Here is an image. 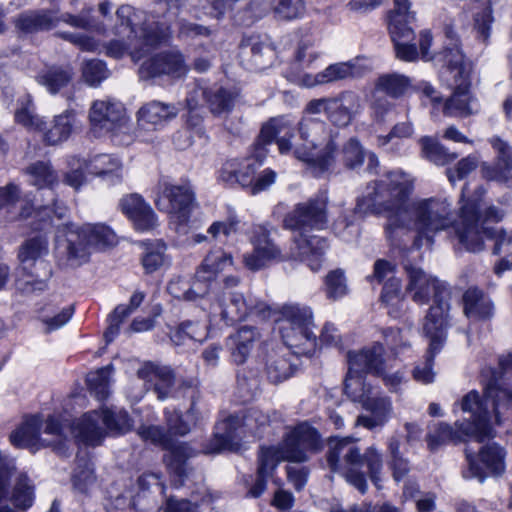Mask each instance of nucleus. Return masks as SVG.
Segmentation results:
<instances>
[{
	"label": "nucleus",
	"mask_w": 512,
	"mask_h": 512,
	"mask_svg": "<svg viewBox=\"0 0 512 512\" xmlns=\"http://www.w3.org/2000/svg\"><path fill=\"white\" fill-rule=\"evenodd\" d=\"M489 143L496 152V158L493 165L489 163L481 165L483 178L488 181L512 184V147L498 136L490 138Z\"/></svg>",
	"instance_id": "obj_27"
},
{
	"label": "nucleus",
	"mask_w": 512,
	"mask_h": 512,
	"mask_svg": "<svg viewBox=\"0 0 512 512\" xmlns=\"http://www.w3.org/2000/svg\"><path fill=\"white\" fill-rule=\"evenodd\" d=\"M415 12L411 10L409 0H396V10L388 15V30L394 43L396 57L402 61L412 62L418 59L414 40V31L410 24L415 22Z\"/></svg>",
	"instance_id": "obj_16"
},
{
	"label": "nucleus",
	"mask_w": 512,
	"mask_h": 512,
	"mask_svg": "<svg viewBox=\"0 0 512 512\" xmlns=\"http://www.w3.org/2000/svg\"><path fill=\"white\" fill-rule=\"evenodd\" d=\"M293 125L286 117L271 119L263 125L259 139L270 144L276 139L280 153L293 150L295 157L307 163L314 176L329 171L336 159L337 145L332 130L323 120L304 116L298 124L299 141L292 143Z\"/></svg>",
	"instance_id": "obj_3"
},
{
	"label": "nucleus",
	"mask_w": 512,
	"mask_h": 512,
	"mask_svg": "<svg viewBox=\"0 0 512 512\" xmlns=\"http://www.w3.org/2000/svg\"><path fill=\"white\" fill-rule=\"evenodd\" d=\"M194 193L188 184L173 185L163 183L161 191L155 200L157 208L170 215L177 229L185 226L190 218Z\"/></svg>",
	"instance_id": "obj_18"
},
{
	"label": "nucleus",
	"mask_w": 512,
	"mask_h": 512,
	"mask_svg": "<svg viewBox=\"0 0 512 512\" xmlns=\"http://www.w3.org/2000/svg\"><path fill=\"white\" fill-rule=\"evenodd\" d=\"M271 229L263 224L253 225L250 234L251 252L243 255V263L251 271L264 268L272 260H284L280 248L270 238Z\"/></svg>",
	"instance_id": "obj_20"
},
{
	"label": "nucleus",
	"mask_w": 512,
	"mask_h": 512,
	"mask_svg": "<svg viewBox=\"0 0 512 512\" xmlns=\"http://www.w3.org/2000/svg\"><path fill=\"white\" fill-rule=\"evenodd\" d=\"M327 464L333 472L342 474L346 481L361 493L367 490V481L361 468L366 465L371 481L378 485L383 468L382 454L373 446L361 454L353 437H330Z\"/></svg>",
	"instance_id": "obj_8"
},
{
	"label": "nucleus",
	"mask_w": 512,
	"mask_h": 512,
	"mask_svg": "<svg viewBox=\"0 0 512 512\" xmlns=\"http://www.w3.org/2000/svg\"><path fill=\"white\" fill-rule=\"evenodd\" d=\"M364 69L359 65V60L337 62L330 64L323 71L316 74L296 72L288 76L291 83L303 88H313L320 85L330 84L349 78L359 77Z\"/></svg>",
	"instance_id": "obj_19"
},
{
	"label": "nucleus",
	"mask_w": 512,
	"mask_h": 512,
	"mask_svg": "<svg viewBox=\"0 0 512 512\" xmlns=\"http://www.w3.org/2000/svg\"><path fill=\"white\" fill-rule=\"evenodd\" d=\"M167 291L174 298L186 301H196L207 293L208 286L206 284L202 286L197 280L193 285H190L187 280L177 277L168 283Z\"/></svg>",
	"instance_id": "obj_45"
},
{
	"label": "nucleus",
	"mask_w": 512,
	"mask_h": 512,
	"mask_svg": "<svg viewBox=\"0 0 512 512\" xmlns=\"http://www.w3.org/2000/svg\"><path fill=\"white\" fill-rule=\"evenodd\" d=\"M234 264L230 253L218 248L210 251L203 259L195 273V278L200 283H208L215 280L218 275Z\"/></svg>",
	"instance_id": "obj_39"
},
{
	"label": "nucleus",
	"mask_w": 512,
	"mask_h": 512,
	"mask_svg": "<svg viewBox=\"0 0 512 512\" xmlns=\"http://www.w3.org/2000/svg\"><path fill=\"white\" fill-rule=\"evenodd\" d=\"M137 376L154 386L158 399L165 400L171 395L175 376L170 367L145 362L138 369Z\"/></svg>",
	"instance_id": "obj_34"
},
{
	"label": "nucleus",
	"mask_w": 512,
	"mask_h": 512,
	"mask_svg": "<svg viewBox=\"0 0 512 512\" xmlns=\"http://www.w3.org/2000/svg\"><path fill=\"white\" fill-rule=\"evenodd\" d=\"M165 418L169 431L175 435H185L190 429L191 425L197 421L195 404L192 403L190 409L183 419L182 415L177 410L165 409Z\"/></svg>",
	"instance_id": "obj_51"
},
{
	"label": "nucleus",
	"mask_w": 512,
	"mask_h": 512,
	"mask_svg": "<svg viewBox=\"0 0 512 512\" xmlns=\"http://www.w3.org/2000/svg\"><path fill=\"white\" fill-rule=\"evenodd\" d=\"M15 121L33 131H43L46 126L43 117L35 113L34 104L30 96H27L16 110Z\"/></svg>",
	"instance_id": "obj_55"
},
{
	"label": "nucleus",
	"mask_w": 512,
	"mask_h": 512,
	"mask_svg": "<svg viewBox=\"0 0 512 512\" xmlns=\"http://www.w3.org/2000/svg\"><path fill=\"white\" fill-rule=\"evenodd\" d=\"M454 26L453 22L445 24L444 34L449 43L433 59L439 67L441 82L453 90L451 97L444 103V114L451 117H468L480 111V104L469 93L471 63L458 45Z\"/></svg>",
	"instance_id": "obj_6"
},
{
	"label": "nucleus",
	"mask_w": 512,
	"mask_h": 512,
	"mask_svg": "<svg viewBox=\"0 0 512 512\" xmlns=\"http://www.w3.org/2000/svg\"><path fill=\"white\" fill-rule=\"evenodd\" d=\"M461 410L469 418L455 423L456 430L449 424L439 422L429 427L426 436L430 451H435L450 442L474 439L482 442L493 438L494 424L500 425L512 418V390L489 384L481 397L476 390L467 393L460 402Z\"/></svg>",
	"instance_id": "obj_2"
},
{
	"label": "nucleus",
	"mask_w": 512,
	"mask_h": 512,
	"mask_svg": "<svg viewBox=\"0 0 512 512\" xmlns=\"http://www.w3.org/2000/svg\"><path fill=\"white\" fill-rule=\"evenodd\" d=\"M63 239H58V247L63 248L67 258L76 264L88 261L92 250H102L117 244L114 231L105 224H84L81 227H66Z\"/></svg>",
	"instance_id": "obj_10"
},
{
	"label": "nucleus",
	"mask_w": 512,
	"mask_h": 512,
	"mask_svg": "<svg viewBox=\"0 0 512 512\" xmlns=\"http://www.w3.org/2000/svg\"><path fill=\"white\" fill-rule=\"evenodd\" d=\"M43 418L40 414L26 416L21 424L10 434L11 443L18 448L37 451L44 447L53 446L61 449L64 444L63 420L60 414H51L45 420L42 436Z\"/></svg>",
	"instance_id": "obj_13"
},
{
	"label": "nucleus",
	"mask_w": 512,
	"mask_h": 512,
	"mask_svg": "<svg viewBox=\"0 0 512 512\" xmlns=\"http://www.w3.org/2000/svg\"><path fill=\"white\" fill-rule=\"evenodd\" d=\"M137 433L143 441L167 450L164 461L170 471L182 480L186 475V461L195 455V451L186 443H173L172 439L159 426L142 425L138 428Z\"/></svg>",
	"instance_id": "obj_17"
},
{
	"label": "nucleus",
	"mask_w": 512,
	"mask_h": 512,
	"mask_svg": "<svg viewBox=\"0 0 512 512\" xmlns=\"http://www.w3.org/2000/svg\"><path fill=\"white\" fill-rule=\"evenodd\" d=\"M328 203L327 190H320L306 201L296 204L283 219L285 229L299 232L294 236L296 251L292 256L307 263L314 272L319 271L322 267L328 244L325 238L307 233L327 227Z\"/></svg>",
	"instance_id": "obj_5"
},
{
	"label": "nucleus",
	"mask_w": 512,
	"mask_h": 512,
	"mask_svg": "<svg viewBox=\"0 0 512 512\" xmlns=\"http://www.w3.org/2000/svg\"><path fill=\"white\" fill-rule=\"evenodd\" d=\"M131 427V419L126 411L101 408L85 413L77 420L73 426V433L79 442L97 446L107 434H125Z\"/></svg>",
	"instance_id": "obj_12"
},
{
	"label": "nucleus",
	"mask_w": 512,
	"mask_h": 512,
	"mask_svg": "<svg viewBox=\"0 0 512 512\" xmlns=\"http://www.w3.org/2000/svg\"><path fill=\"white\" fill-rule=\"evenodd\" d=\"M280 334L289 348L298 349L296 353L309 354L314 351L317 338L312 331L313 315L308 306L287 304L281 309Z\"/></svg>",
	"instance_id": "obj_14"
},
{
	"label": "nucleus",
	"mask_w": 512,
	"mask_h": 512,
	"mask_svg": "<svg viewBox=\"0 0 512 512\" xmlns=\"http://www.w3.org/2000/svg\"><path fill=\"white\" fill-rule=\"evenodd\" d=\"M464 313L472 320H486L493 316V303L478 288H469L463 295Z\"/></svg>",
	"instance_id": "obj_41"
},
{
	"label": "nucleus",
	"mask_w": 512,
	"mask_h": 512,
	"mask_svg": "<svg viewBox=\"0 0 512 512\" xmlns=\"http://www.w3.org/2000/svg\"><path fill=\"white\" fill-rule=\"evenodd\" d=\"M382 302L388 307V314L394 318L400 316L404 305L401 295V282L397 278H390L384 285L381 294Z\"/></svg>",
	"instance_id": "obj_52"
},
{
	"label": "nucleus",
	"mask_w": 512,
	"mask_h": 512,
	"mask_svg": "<svg viewBox=\"0 0 512 512\" xmlns=\"http://www.w3.org/2000/svg\"><path fill=\"white\" fill-rule=\"evenodd\" d=\"M74 79V70L70 65H52L40 70L35 81L50 95H57L66 89Z\"/></svg>",
	"instance_id": "obj_38"
},
{
	"label": "nucleus",
	"mask_w": 512,
	"mask_h": 512,
	"mask_svg": "<svg viewBox=\"0 0 512 512\" xmlns=\"http://www.w3.org/2000/svg\"><path fill=\"white\" fill-rule=\"evenodd\" d=\"M322 449L318 431L306 422L292 428L278 446L261 447L258 454L257 480L249 495L257 498L266 489L267 479L281 461L302 463Z\"/></svg>",
	"instance_id": "obj_7"
},
{
	"label": "nucleus",
	"mask_w": 512,
	"mask_h": 512,
	"mask_svg": "<svg viewBox=\"0 0 512 512\" xmlns=\"http://www.w3.org/2000/svg\"><path fill=\"white\" fill-rule=\"evenodd\" d=\"M420 143L423 157L436 165H446L458 157L456 153L449 152L447 148L429 137H423Z\"/></svg>",
	"instance_id": "obj_56"
},
{
	"label": "nucleus",
	"mask_w": 512,
	"mask_h": 512,
	"mask_svg": "<svg viewBox=\"0 0 512 512\" xmlns=\"http://www.w3.org/2000/svg\"><path fill=\"white\" fill-rule=\"evenodd\" d=\"M400 439L396 436H392L387 442L388 451V466L392 471V475L395 481L399 482L404 479L410 471V462L403 456L400 451Z\"/></svg>",
	"instance_id": "obj_46"
},
{
	"label": "nucleus",
	"mask_w": 512,
	"mask_h": 512,
	"mask_svg": "<svg viewBox=\"0 0 512 512\" xmlns=\"http://www.w3.org/2000/svg\"><path fill=\"white\" fill-rule=\"evenodd\" d=\"M52 272L48 262L39 263V268L20 265L16 270L15 288L22 294L43 291Z\"/></svg>",
	"instance_id": "obj_33"
},
{
	"label": "nucleus",
	"mask_w": 512,
	"mask_h": 512,
	"mask_svg": "<svg viewBox=\"0 0 512 512\" xmlns=\"http://www.w3.org/2000/svg\"><path fill=\"white\" fill-rule=\"evenodd\" d=\"M409 86V78L397 73L382 75L376 82L377 90L383 91L393 98L402 96Z\"/></svg>",
	"instance_id": "obj_57"
},
{
	"label": "nucleus",
	"mask_w": 512,
	"mask_h": 512,
	"mask_svg": "<svg viewBox=\"0 0 512 512\" xmlns=\"http://www.w3.org/2000/svg\"><path fill=\"white\" fill-rule=\"evenodd\" d=\"M138 72L141 79H150L162 75H167L172 78H181L188 72V66L180 51L169 50L155 54L144 60Z\"/></svg>",
	"instance_id": "obj_25"
},
{
	"label": "nucleus",
	"mask_w": 512,
	"mask_h": 512,
	"mask_svg": "<svg viewBox=\"0 0 512 512\" xmlns=\"http://www.w3.org/2000/svg\"><path fill=\"white\" fill-rule=\"evenodd\" d=\"M269 423V416L258 408L248 409L241 417L229 416L215 426L213 438L204 448V453H220L224 450L237 451L245 433L256 434Z\"/></svg>",
	"instance_id": "obj_11"
},
{
	"label": "nucleus",
	"mask_w": 512,
	"mask_h": 512,
	"mask_svg": "<svg viewBox=\"0 0 512 512\" xmlns=\"http://www.w3.org/2000/svg\"><path fill=\"white\" fill-rule=\"evenodd\" d=\"M237 96L238 92L234 88L214 87L207 90L201 87L194 88L186 98L187 107L190 111L188 124L196 127L201 122L200 118L192 114L198 107L199 97L206 100L210 111L214 115H221L229 113L233 109Z\"/></svg>",
	"instance_id": "obj_21"
},
{
	"label": "nucleus",
	"mask_w": 512,
	"mask_h": 512,
	"mask_svg": "<svg viewBox=\"0 0 512 512\" xmlns=\"http://www.w3.org/2000/svg\"><path fill=\"white\" fill-rule=\"evenodd\" d=\"M213 308L227 325L242 321L253 313L265 317L268 310L266 304L255 302L240 292L220 294Z\"/></svg>",
	"instance_id": "obj_22"
},
{
	"label": "nucleus",
	"mask_w": 512,
	"mask_h": 512,
	"mask_svg": "<svg viewBox=\"0 0 512 512\" xmlns=\"http://www.w3.org/2000/svg\"><path fill=\"white\" fill-rule=\"evenodd\" d=\"M413 190L414 178L402 170H393L369 185L366 194L358 200L360 211L386 217L384 232L392 246L405 244L413 230L418 234L415 246L421 245L422 238L431 245L436 233L452 227L465 250L479 252L487 239L483 231L490 228L488 223L499 222L504 217V211L495 206L488 207L482 215L478 199H464V188L459 219L453 222L451 203L446 199L431 198L411 205L409 198Z\"/></svg>",
	"instance_id": "obj_1"
},
{
	"label": "nucleus",
	"mask_w": 512,
	"mask_h": 512,
	"mask_svg": "<svg viewBox=\"0 0 512 512\" xmlns=\"http://www.w3.org/2000/svg\"><path fill=\"white\" fill-rule=\"evenodd\" d=\"M55 25L56 17L50 11L25 13L16 21V26L24 32L50 29Z\"/></svg>",
	"instance_id": "obj_47"
},
{
	"label": "nucleus",
	"mask_w": 512,
	"mask_h": 512,
	"mask_svg": "<svg viewBox=\"0 0 512 512\" xmlns=\"http://www.w3.org/2000/svg\"><path fill=\"white\" fill-rule=\"evenodd\" d=\"M145 299V293L136 291L130 297L128 305H118L109 316V326L104 333L106 341L109 343L118 335L120 325L125 318L132 314Z\"/></svg>",
	"instance_id": "obj_42"
},
{
	"label": "nucleus",
	"mask_w": 512,
	"mask_h": 512,
	"mask_svg": "<svg viewBox=\"0 0 512 512\" xmlns=\"http://www.w3.org/2000/svg\"><path fill=\"white\" fill-rule=\"evenodd\" d=\"M91 10L87 12L82 10L80 14L73 15L70 13H64L60 16V18L56 17V23L58 21H62L74 28L82 29V30H93L99 33L104 32V26L102 24H94L91 17L89 16Z\"/></svg>",
	"instance_id": "obj_63"
},
{
	"label": "nucleus",
	"mask_w": 512,
	"mask_h": 512,
	"mask_svg": "<svg viewBox=\"0 0 512 512\" xmlns=\"http://www.w3.org/2000/svg\"><path fill=\"white\" fill-rule=\"evenodd\" d=\"M178 10L179 0H157L153 12L140 28H136L135 20L140 19V15L129 5L119 7L116 15L121 26H126L134 36L128 45L120 40L110 41L106 46V54L121 58L128 52L134 62L141 60L151 49L169 40L170 26L168 21H162L161 18L170 20L177 15Z\"/></svg>",
	"instance_id": "obj_4"
},
{
	"label": "nucleus",
	"mask_w": 512,
	"mask_h": 512,
	"mask_svg": "<svg viewBox=\"0 0 512 512\" xmlns=\"http://www.w3.org/2000/svg\"><path fill=\"white\" fill-rule=\"evenodd\" d=\"M48 252L47 240L42 236L28 239L19 249L20 265L39 268V263L45 262L42 257Z\"/></svg>",
	"instance_id": "obj_43"
},
{
	"label": "nucleus",
	"mask_w": 512,
	"mask_h": 512,
	"mask_svg": "<svg viewBox=\"0 0 512 512\" xmlns=\"http://www.w3.org/2000/svg\"><path fill=\"white\" fill-rule=\"evenodd\" d=\"M142 249L141 265L146 274L167 270L172 264V259L167 253V245L162 240H144L139 243Z\"/></svg>",
	"instance_id": "obj_36"
},
{
	"label": "nucleus",
	"mask_w": 512,
	"mask_h": 512,
	"mask_svg": "<svg viewBox=\"0 0 512 512\" xmlns=\"http://www.w3.org/2000/svg\"><path fill=\"white\" fill-rule=\"evenodd\" d=\"M266 373L272 383H279L288 379L293 374V365L284 356L278 354L269 355L266 361Z\"/></svg>",
	"instance_id": "obj_58"
},
{
	"label": "nucleus",
	"mask_w": 512,
	"mask_h": 512,
	"mask_svg": "<svg viewBox=\"0 0 512 512\" xmlns=\"http://www.w3.org/2000/svg\"><path fill=\"white\" fill-rule=\"evenodd\" d=\"M345 393L354 402H358L370 413L387 422L392 412L391 400L383 395L379 388L373 387L365 381L350 379L345 384Z\"/></svg>",
	"instance_id": "obj_23"
},
{
	"label": "nucleus",
	"mask_w": 512,
	"mask_h": 512,
	"mask_svg": "<svg viewBox=\"0 0 512 512\" xmlns=\"http://www.w3.org/2000/svg\"><path fill=\"white\" fill-rule=\"evenodd\" d=\"M81 71L85 83L93 87L98 86L109 74L105 63L99 59L83 62Z\"/></svg>",
	"instance_id": "obj_60"
},
{
	"label": "nucleus",
	"mask_w": 512,
	"mask_h": 512,
	"mask_svg": "<svg viewBox=\"0 0 512 512\" xmlns=\"http://www.w3.org/2000/svg\"><path fill=\"white\" fill-rule=\"evenodd\" d=\"M405 271L407 275L405 290L416 304H428L433 296V305L425 315L422 331L431 333L433 329H436L438 333H441L443 327H448L450 291L447 284L418 266L406 265Z\"/></svg>",
	"instance_id": "obj_9"
},
{
	"label": "nucleus",
	"mask_w": 512,
	"mask_h": 512,
	"mask_svg": "<svg viewBox=\"0 0 512 512\" xmlns=\"http://www.w3.org/2000/svg\"><path fill=\"white\" fill-rule=\"evenodd\" d=\"M240 220L235 211H229L223 220L214 221L207 229L208 235L217 241L225 242L239 231Z\"/></svg>",
	"instance_id": "obj_54"
},
{
	"label": "nucleus",
	"mask_w": 512,
	"mask_h": 512,
	"mask_svg": "<svg viewBox=\"0 0 512 512\" xmlns=\"http://www.w3.org/2000/svg\"><path fill=\"white\" fill-rule=\"evenodd\" d=\"M447 328L443 327L441 333L438 334L436 329L431 333L423 331L425 337L429 339V347L427 355L423 363L417 364L412 371L415 381L422 384H430L434 382L436 373L433 371L434 357L442 349L447 336Z\"/></svg>",
	"instance_id": "obj_35"
},
{
	"label": "nucleus",
	"mask_w": 512,
	"mask_h": 512,
	"mask_svg": "<svg viewBox=\"0 0 512 512\" xmlns=\"http://www.w3.org/2000/svg\"><path fill=\"white\" fill-rule=\"evenodd\" d=\"M328 103V119L338 127L348 126L363 109L361 97L353 91L330 97Z\"/></svg>",
	"instance_id": "obj_29"
},
{
	"label": "nucleus",
	"mask_w": 512,
	"mask_h": 512,
	"mask_svg": "<svg viewBox=\"0 0 512 512\" xmlns=\"http://www.w3.org/2000/svg\"><path fill=\"white\" fill-rule=\"evenodd\" d=\"M93 467L89 460L79 459L72 477L74 488L80 493H87L95 485Z\"/></svg>",
	"instance_id": "obj_59"
},
{
	"label": "nucleus",
	"mask_w": 512,
	"mask_h": 512,
	"mask_svg": "<svg viewBox=\"0 0 512 512\" xmlns=\"http://www.w3.org/2000/svg\"><path fill=\"white\" fill-rule=\"evenodd\" d=\"M343 161L348 168H356L362 165L365 152L356 138L349 139L342 150Z\"/></svg>",
	"instance_id": "obj_64"
},
{
	"label": "nucleus",
	"mask_w": 512,
	"mask_h": 512,
	"mask_svg": "<svg viewBox=\"0 0 512 512\" xmlns=\"http://www.w3.org/2000/svg\"><path fill=\"white\" fill-rule=\"evenodd\" d=\"M86 161L88 173L111 184H118L123 180V163L119 157L102 153Z\"/></svg>",
	"instance_id": "obj_37"
},
{
	"label": "nucleus",
	"mask_w": 512,
	"mask_h": 512,
	"mask_svg": "<svg viewBox=\"0 0 512 512\" xmlns=\"http://www.w3.org/2000/svg\"><path fill=\"white\" fill-rule=\"evenodd\" d=\"M260 342L259 331L251 326H243L226 339V347L232 361L237 364L246 362L251 352Z\"/></svg>",
	"instance_id": "obj_32"
},
{
	"label": "nucleus",
	"mask_w": 512,
	"mask_h": 512,
	"mask_svg": "<svg viewBox=\"0 0 512 512\" xmlns=\"http://www.w3.org/2000/svg\"><path fill=\"white\" fill-rule=\"evenodd\" d=\"M26 174L29 176L30 184L39 189H52L59 181L56 171L46 161L32 163L26 168Z\"/></svg>",
	"instance_id": "obj_44"
},
{
	"label": "nucleus",
	"mask_w": 512,
	"mask_h": 512,
	"mask_svg": "<svg viewBox=\"0 0 512 512\" xmlns=\"http://www.w3.org/2000/svg\"><path fill=\"white\" fill-rule=\"evenodd\" d=\"M207 336L206 328L198 322H182L171 332V341L176 345H185L188 342H202Z\"/></svg>",
	"instance_id": "obj_49"
},
{
	"label": "nucleus",
	"mask_w": 512,
	"mask_h": 512,
	"mask_svg": "<svg viewBox=\"0 0 512 512\" xmlns=\"http://www.w3.org/2000/svg\"><path fill=\"white\" fill-rule=\"evenodd\" d=\"M3 207L19 210V217L21 218L31 216L34 210L32 204L20 199L19 188L13 183L8 184L4 188H0V208Z\"/></svg>",
	"instance_id": "obj_48"
},
{
	"label": "nucleus",
	"mask_w": 512,
	"mask_h": 512,
	"mask_svg": "<svg viewBox=\"0 0 512 512\" xmlns=\"http://www.w3.org/2000/svg\"><path fill=\"white\" fill-rule=\"evenodd\" d=\"M89 121L91 132L96 137L110 135L119 144L132 141L126 109L114 98L94 101L89 110Z\"/></svg>",
	"instance_id": "obj_15"
},
{
	"label": "nucleus",
	"mask_w": 512,
	"mask_h": 512,
	"mask_svg": "<svg viewBox=\"0 0 512 512\" xmlns=\"http://www.w3.org/2000/svg\"><path fill=\"white\" fill-rule=\"evenodd\" d=\"M320 57L321 53L315 50L312 45L301 43L296 51L295 62L286 72V78L288 79L289 74L293 72L307 73L305 70L316 68Z\"/></svg>",
	"instance_id": "obj_53"
},
{
	"label": "nucleus",
	"mask_w": 512,
	"mask_h": 512,
	"mask_svg": "<svg viewBox=\"0 0 512 512\" xmlns=\"http://www.w3.org/2000/svg\"><path fill=\"white\" fill-rule=\"evenodd\" d=\"M34 499L33 486L27 476H20L14 486L11 500L15 506L29 508Z\"/></svg>",
	"instance_id": "obj_62"
},
{
	"label": "nucleus",
	"mask_w": 512,
	"mask_h": 512,
	"mask_svg": "<svg viewBox=\"0 0 512 512\" xmlns=\"http://www.w3.org/2000/svg\"><path fill=\"white\" fill-rule=\"evenodd\" d=\"M273 56V49L257 35L244 37L239 46V57L248 69H264Z\"/></svg>",
	"instance_id": "obj_31"
},
{
	"label": "nucleus",
	"mask_w": 512,
	"mask_h": 512,
	"mask_svg": "<svg viewBox=\"0 0 512 512\" xmlns=\"http://www.w3.org/2000/svg\"><path fill=\"white\" fill-rule=\"evenodd\" d=\"M76 110L68 108L62 113L54 116L52 124L44 127L40 131L43 135V141L48 145H57L66 141L72 131L76 121Z\"/></svg>",
	"instance_id": "obj_40"
},
{
	"label": "nucleus",
	"mask_w": 512,
	"mask_h": 512,
	"mask_svg": "<svg viewBox=\"0 0 512 512\" xmlns=\"http://www.w3.org/2000/svg\"><path fill=\"white\" fill-rule=\"evenodd\" d=\"M112 370V366L108 365L87 374L86 382L88 388L98 400H104L110 394L109 388Z\"/></svg>",
	"instance_id": "obj_50"
},
{
	"label": "nucleus",
	"mask_w": 512,
	"mask_h": 512,
	"mask_svg": "<svg viewBox=\"0 0 512 512\" xmlns=\"http://www.w3.org/2000/svg\"><path fill=\"white\" fill-rule=\"evenodd\" d=\"M70 170L64 175V183L75 190H79L87 181V161L73 157L69 161Z\"/></svg>",
	"instance_id": "obj_61"
},
{
	"label": "nucleus",
	"mask_w": 512,
	"mask_h": 512,
	"mask_svg": "<svg viewBox=\"0 0 512 512\" xmlns=\"http://www.w3.org/2000/svg\"><path fill=\"white\" fill-rule=\"evenodd\" d=\"M119 207L137 231L148 232L158 226L157 215L139 194H129L122 197Z\"/></svg>",
	"instance_id": "obj_28"
},
{
	"label": "nucleus",
	"mask_w": 512,
	"mask_h": 512,
	"mask_svg": "<svg viewBox=\"0 0 512 512\" xmlns=\"http://www.w3.org/2000/svg\"><path fill=\"white\" fill-rule=\"evenodd\" d=\"M179 108L170 103L153 100L144 104L137 112L138 126L158 130L176 118Z\"/></svg>",
	"instance_id": "obj_30"
},
{
	"label": "nucleus",
	"mask_w": 512,
	"mask_h": 512,
	"mask_svg": "<svg viewBox=\"0 0 512 512\" xmlns=\"http://www.w3.org/2000/svg\"><path fill=\"white\" fill-rule=\"evenodd\" d=\"M384 352V345L379 342L359 351H349L347 353L348 373L344 385L350 379L364 381L361 377L363 373L375 376L383 373V368L390 360L384 358Z\"/></svg>",
	"instance_id": "obj_24"
},
{
	"label": "nucleus",
	"mask_w": 512,
	"mask_h": 512,
	"mask_svg": "<svg viewBox=\"0 0 512 512\" xmlns=\"http://www.w3.org/2000/svg\"><path fill=\"white\" fill-rule=\"evenodd\" d=\"M465 454L468 467L463 471V477L466 479L477 478L483 482L486 477L485 469L495 475H499L505 470L506 453L495 443L486 445L479 451V459L483 466L477 463L473 452L469 449L465 450Z\"/></svg>",
	"instance_id": "obj_26"
}]
</instances>
